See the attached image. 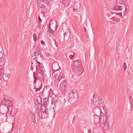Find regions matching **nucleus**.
<instances>
[{
    "mask_svg": "<svg viewBox=\"0 0 133 133\" xmlns=\"http://www.w3.org/2000/svg\"><path fill=\"white\" fill-rule=\"evenodd\" d=\"M67 83L65 81L61 83L60 85V87L62 90L65 89L67 86Z\"/></svg>",
    "mask_w": 133,
    "mask_h": 133,
    "instance_id": "nucleus-9",
    "label": "nucleus"
},
{
    "mask_svg": "<svg viewBox=\"0 0 133 133\" xmlns=\"http://www.w3.org/2000/svg\"><path fill=\"white\" fill-rule=\"evenodd\" d=\"M46 56H49L50 55V54L49 53L46 52Z\"/></svg>",
    "mask_w": 133,
    "mask_h": 133,
    "instance_id": "nucleus-40",
    "label": "nucleus"
},
{
    "mask_svg": "<svg viewBox=\"0 0 133 133\" xmlns=\"http://www.w3.org/2000/svg\"><path fill=\"white\" fill-rule=\"evenodd\" d=\"M78 8V6L77 4H75L74 5L73 10L75 11H76V10H77Z\"/></svg>",
    "mask_w": 133,
    "mask_h": 133,
    "instance_id": "nucleus-21",
    "label": "nucleus"
},
{
    "mask_svg": "<svg viewBox=\"0 0 133 133\" xmlns=\"http://www.w3.org/2000/svg\"><path fill=\"white\" fill-rule=\"evenodd\" d=\"M71 53L72 54V55L73 54V55H75V54H75L74 52H73V53Z\"/></svg>",
    "mask_w": 133,
    "mask_h": 133,
    "instance_id": "nucleus-45",
    "label": "nucleus"
},
{
    "mask_svg": "<svg viewBox=\"0 0 133 133\" xmlns=\"http://www.w3.org/2000/svg\"><path fill=\"white\" fill-rule=\"evenodd\" d=\"M39 87L38 88H37V87H36V88H35H35V91L36 92H37V91H39V90H41V89L42 88V82H41V84H39Z\"/></svg>",
    "mask_w": 133,
    "mask_h": 133,
    "instance_id": "nucleus-17",
    "label": "nucleus"
},
{
    "mask_svg": "<svg viewBox=\"0 0 133 133\" xmlns=\"http://www.w3.org/2000/svg\"><path fill=\"white\" fill-rule=\"evenodd\" d=\"M52 22V21H50L49 22V28L50 29H51V26H50V25L51 24V22Z\"/></svg>",
    "mask_w": 133,
    "mask_h": 133,
    "instance_id": "nucleus-37",
    "label": "nucleus"
},
{
    "mask_svg": "<svg viewBox=\"0 0 133 133\" xmlns=\"http://www.w3.org/2000/svg\"><path fill=\"white\" fill-rule=\"evenodd\" d=\"M9 77V75H4L2 72H0V78H3L5 79V80L7 81Z\"/></svg>",
    "mask_w": 133,
    "mask_h": 133,
    "instance_id": "nucleus-11",
    "label": "nucleus"
},
{
    "mask_svg": "<svg viewBox=\"0 0 133 133\" xmlns=\"http://www.w3.org/2000/svg\"><path fill=\"white\" fill-rule=\"evenodd\" d=\"M114 10L117 11H120L122 10V6L118 5L115 6L114 7Z\"/></svg>",
    "mask_w": 133,
    "mask_h": 133,
    "instance_id": "nucleus-18",
    "label": "nucleus"
},
{
    "mask_svg": "<svg viewBox=\"0 0 133 133\" xmlns=\"http://www.w3.org/2000/svg\"><path fill=\"white\" fill-rule=\"evenodd\" d=\"M68 33V31H65L64 34V36L66 37L67 35V34Z\"/></svg>",
    "mask_w": 133,
    "mask_h": 133,
    "instance_id": "nucleus-36",
    "label": "nucleus"
},
{
    "mask_svg": "<svg viewBox=\"0 0 133 133\" xmlns=\"http://www.w3.org/2000/svg\"><path fill=\"white\" fill-rule=\"evenodd\" d=\"M38 1L40 2H45V3L47 1V0H38Z\"/></svg>",
    "mask_w": 133,
    "mask_h": 133,
    "instance_id": "nucleus-35",
    "label": "nucleus"
},
{
    "mask_svg": "<svg viewBox=\"0 0 133 133\" xmlns=\"http://www.w3.org/2000/svg\"><path fill=\"white\" fill-rule=\"evenodd\" d=\"M121 14V12L120 13L117 12L114 17V20H113V21L116 22L118 21L119 20Z\"/></svg>",
    "mask_w": 133,
    "mask_h": 133,
    "instance_id": "nucleus-6",
    "label": "nucleus"
},
{
    "mask_svg": "<svg viewBox=\"0 0 133 133\" xmlns=\"http://www.w3.org/2000/svg\"><path fill=\"white\" fill-rule=\"evenodd\" d=\"M59 69H57L55 70L54 72V76H56V78H57V79L58 78L60 77L61 73L59 71Z\"/></svg>",
    "mask_w": 133,
    "mask_h": 133,
    "instance_id": "nucleus-10",
    "label": "nucleus"
},
{
    "mask_svg": "<svg viewBox=\"0 0 133 133\" xmlns=\"http://www.w3.org/2000/svg\"><path fill=\"white\" fill-rule=\"evenodd\" d=\"M108 123L107 122H105L104 123V126L103 127V129L105 130H106L108 129Z\"/></svg>",
    "mask_w": 133,
    "mask_h": 133,
    "instance_id": "nucleus-19",
    "label": "nucleus"
},
{
    "mask_svg": "<svg viewBox=\"0 0 133 133\" xmlns=\"http://www.w3.org/2000/svg\"><path fill=\"white\" fill-rule=\"evenodd\" d=\"M47 2H50L51 1V0H47Z\"/></svg>",
    "mask_w": 133,
    "mask_h": 133,
    "instance_id": "nucleus-44",
    "label": "nucleus"
},
{
    "mask_svg": "<svg viewBox=\"0 0 133 133\" xmlns=\"http://www.w3.org/2000/svg\"><path fill=\"white\" fill-rule=\"evenodd\" d=\"M80 65V60H78L75 61L73 63V66L76 68H77L78 67H80L79 65Z\"/></svg>",
    "mask_w": 133,
    "mask_h": 133,
    "instance_id": "nucleus-8",
    "label": "nucleus"
},
{
    "mask_svg": "<svg viewBox=\"0 0 133 133\" xmlns=\"http://www.w3.org/2000/svg\"><path fill=\"white\" fill-rule=\"evenodd\" d=\"M5 59L4 58H2L0 59V66H2L5 64Z\"/></svg>",
    "mask_w": 133,
    "mask_h": 133,
    "instance_id": "nucleus-16",
    "label": "nucleus"
},
{
    "mask_svg": "<svg viewBox=\"0 0 133 133\" xmlns=\"http://www.w3.org/2000/svg\"><path fill=\"white\" fill-rule=\"evenodd\" d=\"M36 118L35 114L33 113L32 115V120H35Z\"/></svg>",
    "mask_w": 133,
    "mask_h": 133,
    "instance_id": "nucleus-29",
    "label": "nucleus"
},
{
    "mask_svg": "<svg viewBox=\"0 0 133 133\" xmlns=\"http://www.w3.org/2000/svg\"><path fill=\"white\" fill-rule=\"evenodd\" d=\"M6 117H11L12 116V114H11L10 111H8L6 114Z\"/></svg>",
    "mask_w": 133,
    "mask_h": 133,
    "instance_id": "nucleus-20",
    "label": "nucleus"
},
{
    "mask_svg": "<svg viewBox=\"0 0 133 133\" xmlns=\"http://www.w3.org/2000/svg\"><path fill=\"white\" fill-rule=\"evenodd\" d=\"M123 67L124 68V70L125 71L127 68V66L126 64L125 63H124L123 64Z\"/></svg>",
    "mask_w": 133,
    "mask_h": 133,
    "instance_id": "nucleus-24",
    "label": "nucleus"
},
{
    "mask_svg": "<svg viewBox=\"0 0 133 133\" xmlns=\"http://www.w3.org/2000/svg\"><path fill=\"white\" fill-rule=\"evenodd\" d=\"M41 44L43 45H45V42L43 41V40H42L41 41Z\"/></svg>",
    "mask_w": 133,
    "mask_h": 133,
    "instance_id": "nucleus-33",
    "label": "nucleus"
},
{
    "mask_svg": "<svg viewBox=\"0 0 133 133\" xmlns=\"http://www.w3.org/2000/svg\"><path fill=\"white\" fill-rule=\"evenodd\" d=\"M38 115L39 117L41 118H42V112L41 111H39L38 112Z\"/></svg>",
    "mask_w": 133,
    "mask_h": 133,
    "instance_id": "nucleus-26",
    "label": "nucleus"
},
{
    "mask_svg": "<svg viewBox=\"0 0 133 133\" xmlns=\"http://www.w3.org/2000/svg\"><path fill=\"white\" fill-rule=\"evenodd\" d=\"M38 20H39V21L40 23H41L42 22V20L40 18V17L39 16H38Z\"/></svg>",
    "mask_w": 133,
    "mask_h": 133,
    "instance_id": "nucleus-32",
    "label": "nucleus"
},
{
    "mask_svg": "<svg viewBox=\"0 0 133 133\" xmlns=\"http://www.w3.org/2000/svg\"><path fill=\"white\" fill-rule=\"evenodd\" d=\"M119 3L122 4L124 2L125 0H118Z\"/></svg>",
    "mask_w": 133,
    "mask_h": 133,
    "instance_id": "nucleus-30",
    "label": "nucleus"
},
{
    "mask_svg": "<svg viewBox=\"0 0 133 133\" xmlns=\"http://www.w3.org/2000/svg\"><path fill=\"white\" fill-rule=\"evenodd\" d=\"M12 128L11 130V131H12V130L13 129V128H14V125H13V124H12Z\"/></svg>",
    "mask_w": 133,
    "mask_h": 133,
    "instance_id": "nucleus-43",
    "label": "nucleus"
},
{
    "mask_svg": "<svg viewBox=\"0 0 133 133\" xmlns=\"http://www.w3.org/2000/svg\"><path fill=\"white\" fill-rule=\"evenodd\" d=\"M74 56H75L74 55H73L72 54H71L69 56V57L70 59H72Z\"/></svg>",
    "mask_w": 133,
    "mask_h": 133,
    "instance_id": "nucleus-34",
    "label": "nucleus"
},
{
    "mask_svg": "<svg viewBox=\"0 0 133 133\" xmlns=\"http://www.w3.org/2000/svg\"><path fill=\"white\" fill-rule=\"evenodd\" d=\"M72 0H64L62 2L64 3L65 6H68L70 4Z\"/></svg>",
    "mask_w": 133,
    "mask_h": 133,
    "instance_id": "nucleus-15",
    "label": "nucleus"
},
{
    "mask_svg": "<svg viewBox=\"0 0 133 133\" xmlns=\"http://www.w3.org/2000/svg\"><path fill=\"white\" fill-rule=\"evenodd\" d=\"M52 91L51 90V89H50L49 90V91L48 94V95L50 97H52Z\"/></svg>",
    "mask_w": 133,
    "mask_h": 133,
    "instance_id": "nucleus-22",
    "label": "nucleus"
},
{
    "mask_svg": "<svg viewBox=\"0 0 133 133\" xmlns=\"http://www.w3.org/2000/svg\"><path fill=\"white\" fill-rule=\"evenodd\" d=\"M44 110H43V111H42L43 112H45L46 114L48 113L49 110L48 108L46 109V108Z\"/></svg>",
    "mask_w": 133,
    "mask_h": 133,
    "instance_id": "nucleus-25",
    "label": "nucleus"
},
{
    "mask_svg": "<svg viewBox=\"0 0 133 133\" xmlns=\"http://www.w3.org/2000/svg\"><path fill=\"white\" fill-rule=\"evenodd\" d=\"M84 29L85 30V32H86L87 30H86V28L85 27H84Z\"/></svg>",
    "mask_w": 133,
    "mask_h": 133,
    "instance_id": "nucleus-46",
    "label": "nucleus"
},
{
    "mask_svg": "<svg viewBox=\"0 0 133 133\" xmlns=\"http://www.w3.org/2000/svg\"><path fill=\"white\" fill-rule=\"evenodd\" d=\"M34 87L36 88V84L37 80H38L40 81H42L44 79V76L43 74L41 73L38 72H37L35 77H34Z\"/></svg>",
    "mask_w": 133,
    "mask_h": 133,
    "instance_id": "nucleus-1",
    "label": "nucleus"
},
{
    "mask_svg": "<svg viewBox=\"0 0 133 133\" xmlns=\"http://www.w3.org/2000/svg\"><path fill=\"white\" fill-rule=\"evenodd\" d=\"M102 108H103V109L105 111V110L106 109V107L105 106H104L103 107H102Z\"/></svg>",
    "mask_w": 133,
    "mask_h": 133,
    "instance_id": "nucleus-41",
    "label": "nucleus"
},
{
    "mask_svg": "<svg viewBox=\"0 0 133 133\" xmlns=\"http://www.w3.org/2000/svg\"><path fill=\"white\" fill-rule=\"evenodd\" d=\"M46 34L49 36H50L51 35V33L49 30L47 31Z\"/></svg>",
    "mask_w": 133,
    "mask_h": 133,
    "instance_id": "nucleus-27",
    "label": "nucleus"
},
{
    "mask_svg": "<svg viewBox=\"0 0 133 133\" xmlns=\"http://www.w3.org/2000/svg\"><path fill=\"white\" fill-rule=\"evenodd\" d=\"M131 90L130 91V90L128 89L127 90V92L128 94H131Z\"/></svg>",
    "mask_w": 133,
    "mask_h": 133,
    "instance_id": "nucleus-31",
    "label": "nucleus"
},
{
    "mask_svg": "<svg viewBox=\"0 0 133 133\" xmlns=\"http://www.w3.org/2000/svg\"><path fill=\"white\" fill-rule=\"evenodd\" d=\"M43 102L42 101V103L43 106L44 105V108H45L46 107V105H48L49 103V99L47 98H44L43 100Z\"/></svg>",
    "mask_w": 133,
    "mask_h": 133,
    "instance_id": "nucleus-7",
    "label": "nucleus"
},
{
    "mask_svg": "<svg viewBox=\"0 0 133 133\" xmlns=\"http://www.w3.org/2000/svg\"><path fill=\"white\" fill-rule=\"evenodd\" d=\"M55 42V45L56 46H57V43H56V41H55V40L54 39L53 40Z\"/></svg>",
    "mask_w": 133,
    "mask_h": 133,
    "instance_id": "nucleus-39",
    "label": "nucleus"
},
{
    "mask_svg": "<svg viewBox=\"0 0 133 133\" xmlns=\"http://www.w3.org/2000/svg\"><path fill=\"white\" fill-rule=\"evenodd\" d=\"M41 103H37L36 104L35 107L36 109L38 110H42V111H43V110H44L45 108H44V105H42V98H40Z\"/></svg>",
    "mask_w": 133,
    "mask_h": 133,
    "instance_id": "nucleus-2",
    "label": "nucleus"
},
{
    "mask_svg": "<svg viewBox=\"0 0 133 133\" xmlns=\"http://www.w3.org/2000/svg\"><path fill=\"white\" fill-rule=\"evenodd\" d=\"M117 12L113 11L110 12L109 13V17L111 18V20L113 21L114 17L116 15Z\"/></svg>",
    "mask_w": 133,
    "mask_h": 133,
    "instance_id": "nucleus-13",
    "label": "nucleus"
},
{
    "mask_svg": "<svg viewBox=\"0 0 133 133\" xmlns=\"http://www.w3.org/2000/svg\"><path fill=\"white\" fill-rule=\"evenodd\" d=\"M75 70V74L78 76H79L82 73V69L81 67H78Z\"/></svg>",
    "mask_w": 133,
    "mask_h": 133,
    "instance_id": "nucleus-5",
    "label": "nucleus"
},
{
    "mask_svg": "<svg viewBox=\"0 0 133 133\" xmlns=\"http://www.w3.org/2000/svg\"><path fill=\"white\" fill-rule=\"evenodd\" d=\"M70 95H71V97H70L69 100L71 102H74L76 101V98L77 97V94L76 93H71L70 94Z\"/></svg>",
    "mask_w": 133,
    "mask_h": 133,
    "instance_id": "nucleus-4",
    "label": "nucleus"
},
{
    "mask_svg": "<svg viewBox=\"0 0 133 133\" xmlns=\"http://www.w3.org/2000/svg\"><path fill=\"white\" fill-rule=\"evenodd\" d=\"M94 104L96 106L100 105L103 103V100L100 98H94L93 101Z\"/></svg>",
    "mask_w": 133,
    "mask_h": 133,
    "instance_id": "nucleus-3",
    "label": "nucleus"
},
{
    "mask_svg": "<svg viewBox=\"0 0 133 133\" xmlns=\"http://www.w3.org/2000/svg\"><path fill=\"white\" fill-rule=\"evenodd\" d=\"M103 7L104 8H107V5L106 4H103Z\"/></svg>",
    "mask_w": 133,
    "mask_h": 133,
    "instance_id": "nucleus-38",
    "label": "nucleus"
},
{
    "mask_svg": "<svg viewBox=\"0 0 133 133\" xmlns=\"http://www.w3.org/2000/svg\"><path fill=\"white\" fill-rule=\"evenodd\" d=\"M124 8H125V11H126V10H127V9L125 7H124Z\"/></svg>",
    "mask_w": 133,
    "mask_h": 133,
    "instance_id": "nucleus-47",
    "label": "nucleus"
},
{
    "mask_svg": "<svg viewBox=\"0 0 133 133\" xmlns=\"http://www.w3.org/2000/svg\"><path fill=\"white\" fill-rule=\"evenodd\" d=\"M36 62H37L38 63V64H37V65H36V69H39V65H40V64L39 62H37V61H36Z\"/></svg>",
    "mask_w": 133,
    "mask_h": 133,
    "instance_id": "nucleus-28",
    "label": "nucleus"
},
{
    "mask_svg": "<svg viewBox=\"0 0 133 133\" xmlns=\"http://www.w3.org/2000/svg\"><path fill=\"white\" fill-rule=\"evenodd\" d=\"M33 36L34 41L35 42L36 41L37 39L36 34L35 33L33 35Z\"/></svg>",
    "mask_w": 133,
    "mask_h": 133,
    "instance_id": "nucleus-23",
    "label": "nucleus"
},
{
    "mask_svg": "<svg viewBox=\"0 0 133 133\" xmlns=\"http://www.w3.org/2000/svg\"><path fill=\"white\" fill-rule=\"evenodd\" d=\"M88 132H89V133H90V129H89L88 130Z\"/></svg>",
    "mask_w": 133,
    "mask_h": 133,
    "instance_id": "nucleus-42",
    "label": "nucleus"
},
{
    "mask_svg": "<svg viewBox=\"0 0 133 133\" xmlns=\"http://www.w3.org/2000/svg\"><path fill=\"white\" fill-rule=\"evenodd\" d=\"M32 62L31 63V64L32 65H33V62H32Z\"/></svg>",
    "mask_w": 133,
    "mask_h": 133,
    "instance_id": "nucleus-48",
    "label": "nucleus"
},
{
    "mask_svg": "<svg viewBox=\"0 0 133 133\" xmlns=\"http://www.w3.org/2000/svg\"><path fill=\"white\" fill-rule=\"evenodd\" d=\"M41 49L39 46L37 47L36 50L35 52V56L39 55L41 54Z\"/></svg>",
    "mask_w": 133,
    "mask_h": 133,
    "instance_id": "nucleus-14",
    "label": "nucleus"
},
{
    "mask_svg": "<svg viewBox=\"0 0 133 133\" xmlns=\"http://www.w3.org/2000/svg\"><path fill=\"white\" fill-rule=\"evenodd\" d=\"M36 2L37 3V5L40 8H43L45 3L43 2H40L38 0H36Z\"/></svg>",
    "mask_w": 133,
    "mask_h": 133,
    "instance_id": "nucleus-12",
    "label": "nucleus"
}]
</instances>
